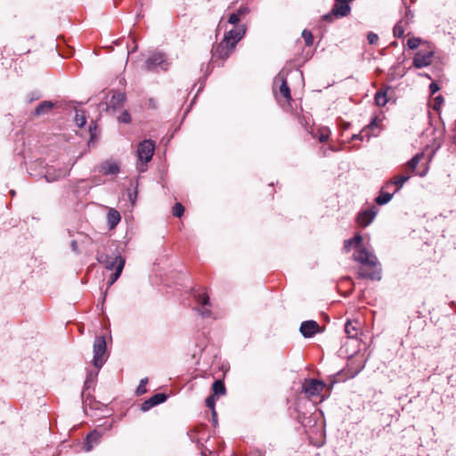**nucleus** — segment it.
Instances as JSON below:
<instances>
[{"mask_svg":"<svg viewBox=\"0 0 456 456\" xmlns=\"http://www.w3.org/2000/svg\"><path fill=\"white\" fill-rule=\"evenodd\" d=\"M99 171L105 175H116L119 172V166L115 161L106 160L100 165Z\"/></svg>","mask_w":456,"mask_h":456,"instance_id":"obj_19","label":"nucleus"},{"mask_svg":"<svg viewBox=\"0 0 456 456\" xmlns=\"http://www.w3.org/2000/svg\"><path fill=\"white\" fill-rule=\"evenodd\" d=\"M367 39H368L369 44L374 45L378 42L379 37L377 34H375L373 32H370L367 36Z\"/></svg>","mask_w":456,"mask_h":456,"instance_id":"obj_39","label":"nucleus"},{"mask_svg":"<svg viewBox=\"0 0 456 456\" xmlns=\"http://www.w3.org/2000/svg\"><path fill=\"white\" fill-rule=\"evenodd\" d=\"M167 400V395L162 393H158L141 404V411H147L152 407L164 403Z\"/></svg>","mask_w":456,"mask_h":456,"instance_id":"obj_16","label":"nucleus"},{"mask_svg":"<svg viewBox=\"0 0 456 456\" xmlns=\"http://www.w3.org/2000/svg\"><path fill=\"white\" fill-rule=\"evenodd\" d=\"M148 383V379L147 378H144V379H142L140 380V384L138 385L137 388H136V395H142L143 394L146 393V384Z\"/></svg>","mask_w":456,"mask_h":456,"instance_id":"obj_33","label":"nucleus"},{"mask_svg":"<svg viewBox=\"0 0 456 456\" xmlns=\"http://www.w3.org/2000/svg\"><path fill=\"white\" fill-rule=\"evenodd\" d=\"M75 122L78 127H83L85 126L86 119L83 111H76Z\"/></svg>","mask_w":456,"mask_h":456,"instance_id":"obj_31","label":"nucleus"},{"mask_svg":"<svg viewBox=\"0 0 456 456\" xmlns=\"http://www.w3.org/2000/svg\"><path fill=\"white\" fill-rule=\"evenodd\" d=\"M380 190L394 196L399 191V175H395L392 180L384 183Z\"/></svg>","mask_w":456,"mask_h":456,"instance_id":"obj_21","label":"nucleus"},{"mask_svg":"<svg viewBox=\"0 0 456 456\" xmlns=\"http://www.w3.org/2000/svg\"><path fill=\"white\" fill-rule=\"evenodd\" d=\"M425 155L423 152L417 153L415 156L411 158V160L408 161L406 165V172L407 175H401V188L403 183L408 181L411 175H419L420 177L425 176L428 171V162H423L420 164V161L424 159Z\"/></svg>","mask_w":456,"mask_h":456,"instance_id":"obj_3","label":"nucleus"},{"mask_svg":"<svg viewBox=\"0 0 456 456\" xmlns=\"http://www.w3.org/2000/svg\"><path fill=\"white\" fill-rule=\"evenodd\" d=\"M324 400V397L323 396H321L320 398V402L323 401Z\"/></svg>","mask_w":456,"mask_h":456,"instance_id":"obj_58","label":"nucleus"},{"mask_svg":"<svg viewBox=\"0 0 456 456\" xmlns=\"http://www.w3.org/2000/svg\"><path fill=\"white\" fill-rule=\"evenodd\" d=\"M302 37L304 38L307 46H310L314 44V36L310 30L304 29L302 32Z\"/></svg>","mask_w":456,"mask_h":456,"instance_id":"obj_32","label":"nucleus"},{"mask_svg":"<svg viewBox=\"0 0 456 456\" xmlns=\"http://www.w3.org/2000/svg\"><path fill=\"white\" fill-rule=\"evenodd\" d=\"M326 387V384L315 379H305L302 384V393L308 399L321 396L322 392Z\"/></svg>","mask_w":456,"mask_h":456,"instance_id":"obj_9","label":"nucleus"},{"mask_svg":"<svg viewBox=\"0 0 456 456\" xmlns=\"http://www.w3.org/2000/svg\"><path fill=\"white\" fill-rule=\"evenodd\" d=\"M334 17H336V14L333 13V10H331L329 13L324 14L322 19L328 22H331L333 21Z\"/></svg>","mask_w":456,"mask_h":456,"instance_id":"obj_40","label":"nucleus"},{"mask_svg":"<svg viewBox=\"0 0 456 456\" xmlns=\"http://www.w3.org/2000/svg\"><path fill=\"white\" fill-rule=\"evenodd\" d=\"M433 55V51L418 52L413 58V66L417 69H420L430 65Z\"/></svg>","mask_w":456,"mask_h":456,"instance_id":"obj_12","label":"nucleus"},{"mask_svg":"<svg viewBox=\"0 0 456 456\" xmlns=\"http://www.w3.org/2000/svg\"><path fill=\"white\" fill-rule=\"evenodd\" d=\"M155 151V143L151 140H143L141 142L137 148V156L138 159L142 162L141 165L137 167L140 172L145 171L144 163H147L151 160L152 156Z\"/></svg>","mask_w":456,"mask_h":456,"instance_id":"obj_7","label":"nucleus"},{"mask_svg":"<svg viewBox=\"0 0 456 456\" xmlns=\"http://www.w3.org/2000/svg\"><path fill=\"white\" fill-rule=\"evenodd\" d=\"M236 12L241 17L248 13L249 9L247 6H240Z\"/></svg>","mask_w":456,"mask_h":456,"instance_id":"obj_42","label":"nucleus"},{"mask_svg":"<svg viewBox=\"0 0 456 456\" xmlns=\"http://www.w3.org/2000/svg\"><path fill=\"white\" fill-rule=\"evenodd\" d=\"M330 130L328 128H322L319 131L317 138L321 142H324L329 139Z\"/></svg>","mask_w":456,"mask_h":456,"instance_id":"obj_36","label":"nucleus"},{"mask_svg":"<svg viewBox=\"0 0 456 456\" xmlns=\"http://www.w3.org/2000/svg\"><path fill=\"white\" fill-rule=\"evenodd\" d=\"M131 115L128 110H124L118 117V121L119 123L129 124L131 122Z\"/></svg>","mask_w":456,"mask_h":456,"instance_id":"obj_35","label":"nucleus"},{"mask_svg":"<svg viewBox=\"0 0 456 456\" xmlns=\"http://www.w3.org/2000/svg\"><path fill=\"white\" fill-rule=\"evenodd\" d=\"M89 130H90V133H91V139H93V137H94V133H93V129H92V127H91V126L89 127Z\"/></svg>","mask_w":456,"mask_h":456,"instance_id":"obj_54","label":"nucleus"},{"mask_svg":"<svg viewBox=\"0 0 456 456\" xmlns=\"http://www.w3.org/2000/svg\"><path fill=\"white\" fill-rule=\"evenodd\" d=\"M118 266L116 267V271L111 274L109 281H108V288L112 286L114 282L119 278V276L122 273V271L125 266L126 260L125 259H119L118 260Z\"/></svg>","mask_w":456,"mask_h":456,"instance_id":"obj_24","label":"nucleus"},{"mask_svg":"<svg viewBox=\"0 0 456 456\" xmlns=\"http://www.w3.org/2000/svg\"><path fill=\"white\" fill-rule=\"evenodd\" d=\"M106 350L107 345L105 338L103 336L95 337L93 346V363L95 369L100 370L105 363L107 360V357H105Z\"/></svg>","mask_w":456,"mask_h":456,"instance_id":"obj_6","label":"nucleus"},{"mask_svg":"<svg viewBox=\"0 0 456 456\" xmlns=\"http://www.w3.org/2000/svg\"><path fill=\"white\" fill-rule=\"evenodd\" d=\"M335 4L332 8L333 13L336 14V17H346L349 14L351 8L349 3L346 2V0L335 1Z\"/></svg>","mask_w":456,"mask_h":456,"instance_id":"obj_18","label":"nucleus"},{"mask_svg":"<svg viewBox=\"0 0 456 456\" xmlns=\"http://www.w3.org/2000/svg\"><path fill=\"white\" fill-rule=\"evenodd\" d=\"M213 395H222L225 394V387L222 380H216L212 385Z\"/></svg>","mask_w":456,"mask_h":456,"instance_id":"obj_28","label":"nucleus"},{"mask_svg":"<svg viewBox=\"0 0 456 456\" xmlns=\"http://www.w3.org/2000/svg\"><path fill=\"white\" fill-rule=\"evenodd\" d=\"M215 404H216L215 395H209L208 397H207L206 405H207V407L211 409L212 414L214 415V417L216 416Z\"/></svg>","mask_w":456,"mask_h":456,"instance_id":"obj_37","label":"nucleus"},{"mask_svg":"<svg viewBox=\"0 0 456 456\" xmlns=\"http://www.w3.org/2000/svg\"><path fill=\"white\" fill-rule=\"evenodd\" d=\"M443 101H444V99L441 95L436 97L434 109L438 110L440 107V104L443 102Z\"/></svg>","mask_w":456,"mask_h":456,"instance_id":"obj_43","label":"nucleus"},{"mask_svg":"<svg viewBox=\"0 0 456 456\" xmlns=\"http://www.w3.org/2000/svg\"><path fill=\"white\" fill-rule=\"evenodd\" d=\"M388 101L387 90L379 91L375 94V102L378 106H385Z\"/></svg>","mask_w":456,"mask_h":456,"instance_id":"obj_27","label":"nucleus"},{"mask_svg":"<svg viewBox=\"0 0 456 456\" xmlns=\"http://www.w3.org/2000/svg\"><path fill=\"white\" fill-rule=\"evenodd\" d=\"M119 259H125V258L120 255H118L114 257H112L109 255H105V254H101V255L97 256V261L100 264H103L105 265L106 269H108V270H112V269L116 270V267L118 266Z\"/></svg>","mask_w":456,"mask_h":456,"instance_id":"obj_15","label":"nucleus"},{"mask_svg":"<svg viewBox=\"0 0 456 456\" xmlns=\"http://www.w3.org/2000/svg\"><path fill=\"white\" fill-rule=\"evenodd\" d=\"M126 100V94L123 92H115L110 101V102L107 104V110L112 109V110H118L120 109L125 102Z\"/></svg>","mask_w":456,"mask_h":456,"instance_id":"obj_17","label":"nucleus"},{"mask_svg":"<svg viewBox=\"0 0 456 456\" xmlns=\"http://www.w3.org/2000/svg\"><path fill=\"white\" fill-rule=\"evenodd\" d=\"M37 98H38V96H32L29 101L31 102V101H33L35 99H37Z\"/></svg>","mask_w":456,"mask_h":456,"instance_id":"obj_56","label":"nucleus"},{"mask_svg":"<svg viewBox=\"0 0 456 456\" xmlns=\"http://www.w3.org/2000/svg\"><path fill=\"white\" fill-rule=\"evenodd\" d=\"M379 213L377 206L372 205L365 209H362L356 217V222L360 226L366 227L372 223Z\"/></svg>","mask_w":456,"mask_h":456,"instance_id":"obj_11","label":"nucleus"},{"mask_svg":"<svg viewBox=\"0 0 456 456\" xmlns=\"http://www.w3.org/2000/svg\"><path fill=\"white\" fill-rule=\"evenodd\" d=\"M149 106L152 107V108H156V102H155L154 99L149 100Z\"/></svg>","mask_w":456,"mask_h":456,"instance_id":"obj_49","label":"nucleus"},{"mask_svg":"<svg viewBox=\"0 0 456 456\" xmlns=\"http://www.w3.org/2000/svg\"><path fill=\"white\" fill-rule=\"evenodd\" d=\"M359 371H360V370H356V371L352 372V373L348 376V378H354V377H355V375H356Z\"/></svg>","mask_w":456,"mask_h":456,"instance_id":"obj_52","label":"nucleus"},{"mask_svg":"<svg viewBox=\"0 0 456 456\" xmlns=\"http://www.w3.org/2000/svg\"><path fill=\"white\" fill-rule=\"evenodd\" d=\"M362 242V235L356 234L354 238L344 241L343 248L346 252H349L353 247L355 248L354 259L362 264L357 272L359 278L379 281L381 279V269L378 259L372 252L361 247Z\"/></svg>","mask_w":456,"mask_h":456,"instance_id":"obj_1","label":"nucleus"},{"mask_svg":"<svg viewBox=\"0 0 456 456\" xmlns=\"http://www.w3.org/2000/svg\"><path fill=\"white\" fill-rule=\"evenodd\" d=\"M345 331L348 338H356L358 335V322H347L345 325Z\"/></svg>","mask_w":456,"mask_h":456,"instance_id":"obj_26","label":"nucleus"},{"mask_svg":"<svg viewBox=\"0 0 456 456\" xmlns=\"http://www.w3.org/2000/svg\"><path fill=\"white\" fill-rule=\"evenodd\" d=\"M71 167H62L59 168L58 170L54 169L53 167H50L47 169L45 177L47 182L52 183L55 182L61 178H63L69 175Z\"/></svg>","mask_w":456,"mask_h":456,"instance_id":"obj_14","label":"nucleus"},{"mask_svg":"<svg viewBox=\"0 0 456 456\" xmlns=\"http://www.w3.org/2000/svg\"><path fill=\"white\" fill-rule=\"evenodd\" d=\"M422 40L419 37H411L407 40L406 46L411 50H414L419 46Z\"/></svg>","mask_w":456,"mask_h":456,"instance_id":"obj_30","label":"nucleus"},{"mask_svg":"<svg viewBox=\"0 0 456 456\" xmlns=\"http://www.w3.org/2000/svg\"><path fill=\"white\" fill-rule=\"evenodd\" d=\"M245 33L246 28L243 25L226 32L224 39L213 46L211 62L215 63L217 60L224 61L227 59L235 49L238 42L243 38Z\"/></svg>","mask_w":456,"mask_h":456,"instance_id":"obj_2","label":"nucleus"},{"mask_svg":"<svg viewBox=\"0 0 456 456\" xmlns=\"http://www.w3.org/2000/svg\"><path fill=\"white\" fill-rule=\"evenodd\" d=\"M335 382H337V380H334V381H332V382H331L330 387V388H329V389H331V387L334 386V383H335Z\"/></svg>","mask_w":456,"mask_h":456,"instance_id":"obj_55","label":"nucleus"},{"mask_svg":"<svg viewBox=\"0 0 456 456\" xmlns=\"http://www.w3.org/2000/svg\"><path fill=\"white\" fill-rule=\"evenodd\" d=\"M184 212V208L181 203H175L172 209V214L175 217H181Z\"/></svg>","mask_w":456,"mask_h":456,"instance_id":"obj_34","label":"nucleus"},{"mask_svg":"<svg viewBox=\"0 0 456 456\" xmlns=\"http://www.w3.org/2000/svg\"><path fill=\"white\" fill-rule=\"evenodd\" d=\"M273 92L278 100L280 97L284 98L286 102L289 103L291 101L290 88L288 86L284 75L280 72L273 80Z\"/></svg>","mask_w":456,"mask_h":456,"instance_id":"obj_8","label":"nucleus"},{"mask_svg":"<svg viewBox=\"0 0 456 456\" xmlns=\"http://www.w3.org/2000/svg\"><path fill=\"white\" fill-rule=\"evenodd\" d=\"M99 370L96 369L95 370H89L86 375V379L85 380V387L89 388L92 384H94V380L96 379L98 376Z\"/></svg>","mask_w":456,"mask_h":456,"instance_id":"obj_29","label":"nucleus"},{"mask_svg":"<svg viewBox=\"0 0 456 456\" xmlns=\"http://www.w3.org/2000/svg\"><path fill=\"white\" fill-rule=\"evenodd\" d=\"M71 248L73 251L75 252H77L78 251V247H77V243L76 240H72L71 241Z\"/></svg>","mask_w":456,"mask_h":456,"instance_id":"obj_47","label":"nucleus"},{"mask_svg":"<svg viewBox=\"0 0 456 456\" xmlns=\"http://www.w3.org/2000/svg\"><path fill=\"white\" fill-rule=\"evenodd\" d=\"M353 141L354 140H361L362 141L363 140V135L362 134H353L352 135V138H351Z\"/></svg>","mask_w":456,"mask_h":456,"instance_id":"obj_46","label":"nucleus"},{"mask_svg":"<svg viewBox=\"0 0 456 456\" xmlns=\"http://www.w3.org/2000/svg\"><path fill=\"white\" fill-rule=\"evenodd\" d=\"M135 197H136V191L134 192V198H133L132 193H130V194H129L130 201H131V203H132L133 205L134 204Z\"/></svg>","mask_w":456,"mask_h":456,"instance_id":"obj_50","label":"nucleus"},{"mask_svg":"<svg viewBox=\"0 0 456 456\" xmlns=\"http://www.w3.org/2000/svg\"><path fill=\"white\" fill-rule=\"evenodd\" d=\"M171 62L167 56L161 52L152 53L145 61V69L151 72L167 71Z\"/></svg>","mask_w":456,"mask_h":456,"instance_id":"obj_4","label":"nucleus"},{"mask_svg":"<svg viewBox=\"0 0 456 456\" xmlns=\"http://www.w3.org/2000/svg\"><path fill=\"white\" fill-rule=\"evenodd\" d=\"M121 216L118 210L110 208L107 214V224L110 229H114L120 222Z\"/></svg>","mask_w":456,"mask_h":456,"instance_id":"obj_23","label":"nucleus"},{"mask_svg":"<svg viewBox=\"0 0 456 456\" xmlns=\"http://www.w3.org/2000/svg\"><path fill=\"white\" fill-rule=\"evenodd\" d=\"M413 17V14L410 10H408L405 13V18L407 19V21L410 20Z\"/></svg>","mask_w":456,"mask_h":456,"instance_id":"obj_48","label":"nucleus"},{"mask_svg":"<svg viewBox=\"0 0 456 456\" xmlns=\"http://www.w3.org/2000/svg\"><path fill=\"white\" fill-rule=\"evenodd\" d=\"M102 433L98 430H94L91 433H89L86 436V442H85V450L86 452H90L94 444H97L100 442V439L102 437Z\"/></svg>","mask_w":456,"mask_h":456,"instance_id":"obj_20","label":"nucleus"},{"mask_svg":"<svg viewBox=\"0 0 456 456\" xmlns=\"http://www.w3.org/2000/svg\"><path fill=\"white\" fill-rule=\"evenodd\" d=\"M440 89L439 86L436 82H432L429 85V91L431 94H435Z\"/></svg>","mask_w":456,"mask_h":456,"instance_id":"obj_41","label":"nucleus"},{"mask_svg":"<svg viewBox=\"0 0 456 456\" xmlns=\"http://www.w3.org/2000/svg\"><path fill=\"white\" fill-rule=\"evenodd\" d=\"M424 134L427 137H431L430 142L427 144L428 148L431 149V157L439 150L444 142V128L440 126H432L427 128L424 132Z\"/></svg>","mask_w":456,"mask_h":456,"instance_id":"obj_5","label":"nucleus"},{"mask_svg":"<svg viewBox=\"0 0 456 456\" xmlns=\"http://www.w3.org/2000/svg\"><path fill=\"white\" fill-rule=\"evenodd\" d=\"M330 150H331V151H337V150H336L335 148H333V147H330Z\"/></svg>","mask_w":456,"mask_h":456,"instance_id":"obj_59","label":"nucleus"},{"mask_svg":"<svg viewBox=\"0 0 456 456\" xmlns=\"http://www.w3.org/2000/svg\"><path fill=\"white\" fill-rule=\"evenodd\" d=\"M240 16L237 12L232 13L228 19V22L231 24H233V25L238 24L240 22Z\"/></svg>","mask_w":456,"mask_h":456,"instance_id":"obj_38","label":"nucleus"},{"mask_svg":"<svg viewBox=\"0 0 456 456\" xmlns=\"http://www.w3.org/2000/svg\"><path fill=\"white\" fill-rule=\"evenodd\" d=\"M400 35H401V37H403V29L402 28H401Z\"/></svg>","mask_w":456,"mask_h":456,"instance_id":"obj_57","label":"nucleus"},{"mask_svg":"<svg viewBox=\"0 0 456 456\" xmlns=\"http://www.w3.org/2000/svg\"><path fill=\"white\" fill-rule=\"evenodd\" d=\"M193 297L200 307L196 308L198 314L203 318L211 317V310L208 308L209 297L205 292L193 290Z\"/></svg>","mask_w":456,"mask_h":456,"instance_id":"obj_10","label":"nucleus"},{"mask_svg":"<svg viewBox=\"0 0 456 456\" xmlns=\"http://www.w3.org/2000/svg\"><path fill=\"white\" fill-rule=\"evenodd\" d=\"M393 33L395 37H399V21L395 24Z\"/></svg>","mask_w":456,"mask_h":456,"instance_id":"obj_44","label":"nucleus"},{"mask_svg":"<svg viewBox=\"0 0 456 456\" xmlns=\"http://www.w3.org/2000/svg\"><path fill=\"white\" fill-rule=\"evenodd\" d=\"M299 330L303 337L312 338L320 332V326L315 321H305L301 323Z\"/></svg>","mask_w":456,"mask_h":456,"instance_id":"obj_13","label":"nucleus"},{"mask_svg":"<svg viewBox=\"0 0 456 456\" xmlns=\"http://www.w3.org/2000/svg\"><path fill=\"white\" fill-rule=\"evenodd\" d=\"M393 198L390 192L379 190V195L375 198L374 201L378 206H383L387 204Z\"/></svg>","mask_w":456,"mask_h":456,"instance_id":"obj_25","label":"nucleus"},{"mask_svg":"<svg viewBox=\"0 0 456 456\" xmlns=\"http://www.w3.org/2000/svg\"><path fill=\"white\" fill-rule=\"evenodd\" d=\"M212 419H213L214 425H216V423H217L216 415L214 417V415L212 414Z\"/></svg>","mask_w":456,"mask_h":456,"instance_id":"obj_53","label":"nucleus"},{"mask_svg":"<svg viewBox=\"0 0 456 456\" xmlns=\"http://www.w3.org/2000/svg\"><path fill=\"white\" fill-rule=\"evenodd\" d=\"M452 139H453L454 142L456 143V122H455L454 128H453Z\"/></svg>","mask_w":456,"mask_h":456,"instance_id":"obj_51","label":"nucleus"},{"mask_svg":"<svg viewBox=\"0 0 456 456\" xmlns=\"http://www.w3.org/2000/svg\"><path fill=\"white\" fill-rule=\"evenodd\" d=\"M249 456H264V452L260 450L252 451Z\"/></svg>","mask_w":456,"mask_h":456,"instance_id":"obj_45","label":"nucleus"},{"mask_svg":"<svg viewBox=\"0 0 456 456\" xmlns=\"http://www.w3.org/2000/svg\"><path fill=\"white\" fill-rule=\"evenodd\" d=\"M55 106V103L51 101H44L37 106L34 110V115L38 117L49 113Z\"/></svg>","mask_w":456,"mask_h":456,"instance_id":"obj_22","label":"nucleus"}]
</instances>
